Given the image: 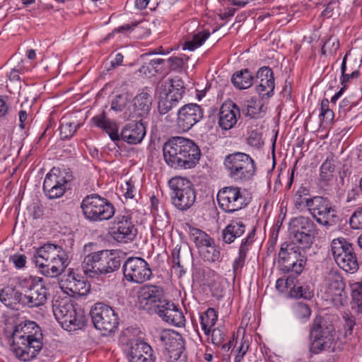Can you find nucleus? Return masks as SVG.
<instances>
[{
  "instance_id": "1",
  "label": "nucleus",
  "mask_w": 362,
  "mask_h": 362,
  "mask_svg": "<svg viewBox=\"0 0 362 362\" xmlns=\"http://www.w3.org/2000/svg\"><path fill=\"white\" fill-rule=\"evenodd\" d=\"M11 338L16 356L23 361L35 358L42 348L41 329L33 321H26L16 325Z\"/></svg>"
},
{
  "instance_id": "2",
  "label": "nucleus",
  "mask_w": 362,
  "mask_h": 362,
  "mask_svg": "<svg viewBox=\"0 0 362 362\" xmlns=\"http://www.w3.org/2000/svg\"><path fill=\"white\" fill-rule=\"evenodd\" d=\"M163 158L171 168L191 169L200 158L199 147L190 139L175 136L165 142L163 147Z\"/></svg>"
},
{
  "instance_id": "3",
  "label": "nucleus",
  "mask_w": 362,
  "mask_h": 362,
  "mask_svg": "<svg viewBox=\"0 0 362 362\" xmlns=\"http://www.w3.org/2000/svg\"><path fill=\"white\" fill-rule=\"evenodd\" d=\"M68 257L64 249L54 244H45L38 248L33 261L40 272L48 277L59 276L66 268Z\"/></svg>"
},
{
  "instance_id": "4",
  "label": "nucleus",
  "mask_w": 362,
  "mask_h": 362,
  "mask_svg": "<svg viewBox=\"0 0 362 362\" xmlns=\"http://www.w3.org/2000/svg\"><path fill=\"white\" fill-rule=\"evenodd\" d=\"M120 265V257L115 252L105 250L86 255L82 267L86 275L94 278L101 274L113 272L117 270Z\"/></svg>"
},
{
  "instance_id": "5",
  "label": "nucleus",
  "mask_w": 362,
  "mask_h": 362,
  "mask_svg": "<svg viewBox=\"0 0 362 362\" xmlns=\"http://www.w3.org/2000/svg\"><path fill=\"white\" fill-rule=\"evenodd\" d=\"M288 233L293 243L302 249H309L314 243L318 230L309 217L300 216L291 218L288 224Z\"/></svg>"
},
{
  "instance_id": "6",
  "label": "nucleus",
  "mask_w": 362,
  "mask_h": 362,
  "mask_svg": "<svg viewBox=\"0 0 362 362\" xmlns=\"http://www.w3.org/2000/svg\"><path fill=\"white\" fill-rule=\"evenodd\" d=\"M185 92L184 81L179 76L166 80L159 87L158 112L167 114L176 107Z\"/></svg>"
},
{
  "instance_id": "7",
  "label": "nucleus",
  "mask_w": 362,
  "mask_h": 362,
  "mask_svg": "<svg viewBox=\"0 0 362 362\" xmlns=\"http://www.w3.org/2000/svg\"><path fill=\"white\" fill-rule=\"evenodd\" d=\"M224 166L229 177L235 181H247L255 173L254 160L245 153L235 152L226 156Z\"/></svg>"
},
{
  "instance_id": "8",
  "label": "nucleus",
  "mask_w": 362,
  "mask_h": 362,
  "mask_svg": "<svg viewBox=\"0 0 362 362\" xmlns=\"http://www.w3.org/2000/svg\"><path fill=\"white\" fill-rule=\"evenodd\" d=\"M172 190L171 202L179 211H185L190 209L196 200V192L192 183L187 179L174 177L169 180Z\"/></svg>"
},
{
  "instance_id": "9",
  "label": "nucleus",
  "mask_w": 362,
  "mask_h": 362,
  "mask_svg": "<svg viewBox=\"0 0 362 362\" xmlns=\"http://www.w3.org/2000/svg\"><path fill=\"white\" fill-rule=\"evenodd\" d=\"M302 249L296 243H284L279 252V264L284 272L302 273L307 262V257Z\"/></svg>"
},
{
  "instance_id": "10",
  "label": "nucleus",
  "mask_w": 362,
  "mask_h": 362,
  "mask_svg": "<svg viewBox=\"0 0 362 362\" xmlns=\"http://www.w3.org/2000/svg\"><path fill=\"white\" fill-rule=\"evenodd\" d=\"M52 308L55 318L67 331L81 329L86 322L85 316L81 312L76 310L70 300H57Z\"/></svg>"
},
{
  "instance_id": "11",
  "label": "nucleus",
  "mask_w": 362,
  "mask_h": 362,
  "mask_svg": "<svg viewBox=\"0 0 362 362\" xmlns=\"http://www.w3.org/2000/svg\"><path fill=\"white\" fill-rule=\"evenodd\" d=\"M307 210L317 223L325 227L336 224L339 219L335 206L322 196L312 197V201L307 202Z\"/></svg>"
},
{
  "instance_id": "12",
  "label": "nucleus",
  "mask_w": 362,
  "mask_h": 362,
  "mask_svg": "<svg viewBox=\"0 0 362 362\" xmlns=\"http://www.w3.org/2000/svg\"><path fill=\"white\" fill-rule=\"evenodd\" d=\"M81 207L84 216L92 221L109 220L115 214L113 205L96 194L86 196L83 199Z\"/></svg>"
},
{
  "instance_id": "13",
  "label": "nucleus",
  "mask_w": 362,
  "mask_h": 362,
  "mask_svg": "<svg viewBox=\"0 0 362 362\" xmlns=\"http://www.w3.org/2000/svg\"><path fill=\"white\" fill-rule=\"evenodd\" d=\"M90 315L95 327L101 331L103 335L111 334L118 327L117 314L111 307L103 303H95L91 308Z\"/></svg>"
},
{
  "instance_id": "14",
  "label": "nucleus",
  "mask_w": 362,
  "mask_h": 362,
  "mask_svg": "<svg viewBox=\"0 0 362 362\" xmlns=\"http://www.w3.org/2000/svg\"><path fill=\"white\" fill-rule=\"evenodd\" d=\"M331 250L336 263L343 270L354 273L358 269V264L352 245L344 238L333 240Z\"/></svg>"
},
{
  "instance_id": "15",
  "label": "nucleus",
  "mask_w": 362,
  "mask_h": 362,
  "mask_svg": "<svg viewBox=\"0 0 362 362\" xmlns=\"http://www.w3.org/2000/svg\"><path fill=\"white\" fill-rule=\"evenodd\" d=\"M72 178L70 173L53 168L47 174L43 182V190L46 196L51 199L61 197L69 188Z\"/></svg>"
},
{
  "instance_id": "16",
  "label": "nucleus",
  "mask_w": 362,
  "mask_h": 362,
  "mask_svg": "<svg viewBox=\"0 0 362 362\" xmlns=\"http://www.w3.org/2000/svg\"><path fill=\"white\" fill-rule=\"evenodd\" d=\"M332 332V327L327 326L322 317H316L313 321L310 333V337L313 339L311 351L317 354L329 348L334 341Z\"/></svg>"
},
{
  "instance_id": "17",
  "label": "nucleus",
  "mask_w": 362,
  "mask_h": 362,
  "mask_svg": "<svg viewBox=\"0 0 362 362\" xmlns=\"http://www.w3.org/2000/svg\"><path fill=\"white\" fill-rule=\"evenodd\" d=\"M22 287L21 303L29 308H37L44 305L47 299V288L42 280L35 281L28 279L21 284Z\"/></svg>"
},
{
  "instance_id": "18",
  "label": "nucleus",
  "mask_w": 362,
  "mask_h": 362,
  "mask_svg": "<svg viewBox=\"0 0 362 362\" xmlns=\"http://www.w3.org/2000/svg\"><path fill=\"white\" fill-rule=\"evenodd\" d=\"M124 276L129 282L142 284L152 276L149 264L141 257H129L122 267Z\"/></svg>"
},
{
  "instance_id": "19",
  "label": "nucleus",
  "mask_w": 362,
  "mask_h": 362,
  "mask_svg": "<svg viewBox=\"0 0 362 362\" xmlns=\"http://www.w3.org/2000/svg\"><path fill=\"white\" fill-rule=\"evenodd\" d=\"M325 294L334 306L340 308L346 303L347 296L342 276L337 271L331 270L326 276Z\"/></svg>"
},
{
  "instance_id": "20",
  "label": "nucleus",
  "mask_w": 362,
  "mask_h": 362,
  "mask_svg": "<svg viewBox=\"0 0 362 362\" xmlns=\"http://www.w3.org/2000/svg\"><path fill=\"white\" fill-rule=\"evenodd\" d=\"M217 201L220 209L226 213H233L246 205L245 198L237 187H226L220 189L217 194Z\"/></svg>"
},
{
  "instance_id": "21",
  "label": "nucleus",
  "mask_w": 362,
  "mask_h": 362,
  "mask_svg": "<svg viewBox=\"0 0 362 362\" xmlns=\"http://www.w3.org/2000/svg\"><path fill=\"white\" fill-rule=\"evenodd\" d=\"M203 110L196 103H189L180 107L177 114V125L183 132H187L203 118Z\"/></svg>"
},
{
  "instance_id": "22",
  "label": "nucleus",
  "mask_w": 362,
  "mask_h": 362,
  "mask_svg": "<svg viewBox=\"0 0 362 362\" xmlns=\"http://www.w3.org/2000/svg\"><path fill=\"white\" fill-rule=\"evenodd\" d=\"M137 234V229L129 216H117L112 228V235L119 243H127L133 241Z\"/></svg>"
},
{
  "instance_id": "23",
  "label": "nucleus",
  "mask_w": 362,
  "mask_h": 362,
  "mask_svg": "<svg viewBox=\"0 0 362 362\" xmlns=\"http://www.w3.org/2000/svg\"><path fill=\"white\" fill-rule=\"evenodd\" d=\"M60 287L69 296H86L90 289V285L71 269L60 281Z\"/></svg>"
},
{
  "instance_id": "24",
  "label": "nucleus",
  "mask_w": 362,
  "mask_h": 362,
  "mask_svg": "<svg viewBox=\"0 0 362 362\" xmlns=\"http://www.w3.org/2000/svg\"><path fill=\"white\" fill-rule=\"evenodd\" d=\"M164 293L161 287L155 285H145L138 293L139 308L149 314H153L156 305L159 303Z\"/></svg>"
},
{
  "instance_id": "25",
  "label": "nucleus",
  "mask_w": 362,
  "mask_h": 362,
  "mask_svg": "<svg viewBox=\"0 0 362 362\" xmlns=\"http://www.w3.org/2000/svg\"><path fill=\"white\" fill-rule=\"evenodd\" d=\"M256 91L262 96L270 97L274 89V77L272 70L268 66L261 67L256 74L255 80Z\"/></svg>"
},
{
  "instance_id": "26",
  "label": "nucleus",
  "mask_w": 362,
  "mask_h": 362,
  "mask_svg": "<svg viewBox=\"0 0 362 362\" xmlns=\"http://www.w3.org/2000/svg\"><path fill=\"white\" fill-rule=\"evenodd\" d=\"M240 115V110L234 103L230 100L224 102L219 112L220 127L224 130L230 129L237 123Z\"/></svg>"
},
{
  "instance_id": "27",
  "label": "nucleus",
  "mask_w": 362,
  "mask_h": 362,
  "mask_svg": "<svg viewBox=\"0 0 362 362\" xmlns=\"http://www.w3.org/2000/svg\"><path fill=\"white\" fill-rule=\"evenodd\" d=\"M151 347L144 341H135L131 344L127 352L129 362H153Z\"/></svg>"
},
{
  "instance_id": "28",
  "label": "nucleus",
  "mask_w": 362,
  "mask_h": 362,
  "mask_svg": "<svg viewBox=\"0 0 362 362\" xmlns=\"http://www.w3.org/2000/svg\"><path fill=\"white\" fill-rule=\"evenodd\" d=\"M152 97L146 91L143 90L137 94L133 99L134 112L129 115L128 118H142L146 117L148 115L151 105Z\"/></svg>"
},
{
  "instance_id": "29",
  "label": "nucleus",
  "mask_w": 362,
  "mask_h": 362,
  "mask_svg": "<svg viewBox=\"0 0 362 362\" xmlns=\"http://www.w3.org/2000/svg\"><path fill=\"white\" fill-rule=\"evenodd\" d=\"M145 134V127L140 120L127 124L121 132V137L129 144H136L142 141Z\"/></svg>"
},
{
  "instance_id": "30",
  "label": "nucleus",
  "mask_w": 362,
  "mask_h": 362,
  "mask_svg": "<svg viewBox=\"0 0 362 362\" xmlns=\"http://www.w3.org/2000/svg\"><path fill=\"white\" fill-rule=\"evenodd\" d=\"M159 338L164 343L168 354L177 351L179 352L185 349V341L177 332H163Z\"/></svg>"
},
{
  "instance_id": "31",
  "label": "nucleus",
  "mask_w": 362,
  "mask_h": 362,
  "mask_svg": "<svg viewBox=\"0 0 362 362\" xmlns=\"http://www.w3.org/2000/svg\"><path fill=\"white\" fill-rule=\"evenodd\" d=\"M245 226L241 221H232L222 230L221 238L224 243L230 244L234 240L243 235L245 233Z\"/></svg>"
},
{
  "instance_id": "32",
  "label": "nucleus",
  "mask_w": 362,
  "mask_h": 362,
  "mask_svg": "<svg viewBox=\"0 0 362 362\" xmlns=\"http://www.w3.org/2000/svg\"><path fill=\"white\" fill-rule=\"evenodd\" d=\"M231 81L239 89H246L252 85L254 78L249 70L245 69L235 73L232 76Z\"/></svg>"
},
{
  "instance_id": "33",
  "label": "nucleus",
  "mask_w": 362,
  "mask_h": 362,
  "mask_svg": "<svg viewBox=\"0 0 362 362\" xmlns=\"http://www.w3.org/2000/svg\"><path fill=\"white\" fill-rule=\"evenodd\" d=\"M217 319L218 315L216 310L212 308H208L200 315L202 329L206 335H209L211 328L215 325Z\"/></svg>"
},
{
  "instance_id": "34",
  "label": "nucleus",
  "mask_w": 362,
  "mask_h": 362,
  "mask_svg": "<svg viewBox=\"0 0 362 362\" xmlns=\"http://www.w3.org/2000/svg\"><path fill=\"white\" fill-rule=\"evenodd\" d=\"M189 238L198 247L210 246L213 243V239L207 233L194 227L189 228Z\"/></svg>"
},
{
  "instance_id": "35",
  "label": "nucleus",
  "mask_w": 362,
  "mask_h": 362,
  "mask_svg": "<svg viewBox=\"0 0 362 362\" xmlns=\"http://www.w3.org/2000/svg\"><path fill=\"white\" fill-rule=\"evenodd\" d=\"M166 313L162 317L164 321L179 327L185 326V317L182 311L177 305H175V308L167 309Z\"/></svg>"
},
{
  "instance_id": "36",
  "label": "nucleus",
  "mask_w": 362,
  "mask_h": 362,
  "mask_svg": "<svg viewBox=\"0 0 362 362\" xmlns=\"http://www.w3.org/2000/svg\"><path fill=\"white\" fill-rule=\"evenodd\" d=\"M21 292L10 287L4 288L0 291V300L6 305L13 303H21Z\"/></svg>"
},
{
  "instance_id": "37",
  "label": "nucleus",
  "mask_w": 362,
  "mask_h": 362,
  "mask_svg": "<svg viewBox=\"0 0 362 362\" xmlns=\"http://www.w3.org/2000/svg\"><path fill=\"white\" fill-rule=\"evenodd\" d=\"M352 308L358 313H362V282H355L351 284Z\"/></svg>"
},
{
  "instance_id": "38",
  "label": "nucleus",
  "mask_w": 362,
  "mask_h": 362,
  "mask_svg": "<svg viewBox=\"0 0 362 362\" xmlns=\"http://www.w3.org/2000/svg\"><path fill=\"white\" fill-rule=\"evenodd\" d=\"M210 35L209 31L199 32L193 35L192 39L187 40L184 44V49L193 51L200 47Z\"/></svg>"
},
{
  "instance_id": "39",
  "label": "nucleus",
  "mask_w": 362,
  "mask_h": 362,
  "mask_svg": "<svg viewBox=\"0 0 362 362\" xmlns=\"http://www.w3.org/2000/svg\"><path fill=\"white\" fill-rule=\"evenodd\" d=\"M312 201L309 197V190L305 187H300L295 194V206L297 209H307V202Z\"/></svg>"
},
{
  "instance_id": "40",
  "label": "nucleus",
  "mask_w": 362,
  "mask_h": 362,
  "mask_svg": "<svg viewBox=\"0 0 362 362\" xmlns=\"http://www.w3.org/2000/svg\"><path fill=\"white\" fill-rule=\"evenodd\" d=\"M78 125L75 122L68 121L64 119L61 122L59 132L60 136L62 139H68L71 138L76 132Z\"/></svg>"
},
{
  "instance_id": "41",
  "label": "nucleus",
  "mask_w": 362,
  "mask_h": 362,
  "mask_svg": "<svg viewBox=\"0 0 362 362\" xmlns=\"http://www.w3.org/2000/svg\"><path fill=\"white\" fill-rule=\"evenodd\" d=\"M335 170L334 160L332 158H327L320 168V179L323 181H329L332 178V173Z\"/></svg>"
},
{
  "instance_id": "42",
  "label": "nucleus",
  "mask_w": 362,
  "mask_h": 362,
  "mask_svg": "<svg viewBox=\"0 0 362 362\" xmlns=\"http://www.w3.org/2000/svg\"><path fill=\"white\" fill-rule=\"evenodd\" d=\"M293 312L295 317L300 320H308L311 314L309 306L302 302H298L293 305Z\"/></svg>"
},
{
  "instance_id": "43",
  "label": "nucleus",
  "mask_w": 362,
  "mask_h": 362,
  "mask_svg": "<svg viewBox=\"0 0 362 362\" xmlns=\"http://www.w3.org/2000/svg\"><path fill=\"white\" fill-rule=\"evenodd\" d=\"M263 104L261 101L251 99L247 101L246 115L251 118L257 117L262 112Z\"/></svg>"
},
{
  "instance_id": "44",
  "label": "nucleus",
  "mask_w": 362,
  "mask_h": 362,
  "mask_svg": "<svg viewBox=\"0 0 362 362\" xmlns=\"http://www.w3.org/2000/svg\"><path fill=\"white\" fill-rule=\"evenodd\" d=\"M339 47V42L337 37H330L323 45L321 49L322 54L325 56L336 54Z\"/></svg>"
},
{
  "instance_id": "45",
  "label": "nucleus",
  "mask_w": 362,
  "mask_h": 362,
  "mask_svg": "<svg viewBox=\"0 0 362 362\" xmlns=\"http://www.w3.org/2000/svg\"><path fill=\"white\" fill-rule=\"evenodd\" d=\"M129 100L130 97L127 93L117 95L112 100L111 109L116 112H121Z\"/></svg>"
},
{
  "instance_id": "46",
  "label": "nucleus",
  "mask_w": 362,
  "mask_h": 362,
  "mask_svg": "<svg viewBox=\"0 0 362 362\" xmlns=\"http://www.w3.org/2000/svg\"><path fill=\"white\" fill-rule=\"evenodd\" d=\"M175 308V305L165 298L164 296L160 299L159 303H158L155 306V310H153V313L157 314L160 317H163L165 316L166 313L167 309H173Z\"/></svg>"
},
{
  "instance_id": "47",
  "label": "nucleus",
  "mask_w": 362,
  "mask_h": 362,
  "mask_svg": "<svg viewBox=\"0 0 362 362\" xmlns=\"http://www.w3.org/2000/svg\"><path fill=\"white\" fill-rule=\"evenodd\" d=\"M103 129L108 134L110 139L112 141H117L119 140V135L117 133V127L116 123L111 122L110 120H107V122L105 123L104 127H103Z\"/></svg>"
},
{
  "instance_id": "48",
  "label": "nucleus",
  "mask_w": 362,
  "mask_h": 362,
  "mask_svg": "<svg viewBox=\"0 0 362 362\" xmlns=\"http://www.w3.org/2000/svg\"><path fill=\"white\" fill-rule=\"evenodd\" d=\"M349 224L354 229L362 228V207L358 209L351 216Z\"/></svg>"
},
{
  "instance_id": "49",
  "label": "nucleus",
  "mask_w": 362,
  "mask_h": 362,
  "mask_svg": "<svg viewBox=\"0 0 362 362\" xmlns=\"http://www.w3.org/2000/svg\"><path fill=\"white\" fill-rule=\"evenodd\" d=\"M247 252V250L240 247L238 257L235 259L233 263V271L235 273H237L245 265Z\"/></svg>"
},
{
  "instance_id": "50",
  "label": "nucleus",
  "mask_w": 362,
  "mask_h": 362,
  "mask_svg": "<svg viewBox=\"0 0 362 362\" xmlns=\"http://www.w3.org/2000/svg\"><path fill=\"white\" fill-rule=\"evenodd\" d=\"M205 247L206 251L204 257L208 261L215 262L219 259L220 252L215 247L214 243L210 246H206Z\"/></svg>"
},
{
  "instance_id": "51",
  "label": "nucleus",
  "mask_w": 362,
  "mask_h": 362,
  "mask_svg": "<svg viewBox=\"0 0 362 362\" xmlns=\"http://www.w3.org/2000/svg\"><path fill=\"white\" fill-rule=\"evenodd\" d=\"M168 362H187V356L185 350H180L178 352L174 351L168 354Z\"/></svg>"
},
{
  "instance_id": "52",
  "label": "nucleus",
  "mask_w": 362,
  "mask_h": 362,
  "mask_svg": "<svg viewBox=\"0 0 362 362\" xmlns=\"http://www.w3.org/2000/svg\"><path fill=\"white\" fill-rule=\"evenodd\" d=\"M168 63L170 69L177 70L184 65V60L182 57H173L168 59Z\"/></svg>"
},
{
  "instance_id": "53",
  "label": "nucleus",
  "mask_w": 362,
  "mask_h": 362,
  "mask_svg": "<svg viewBox=\"0 0 362 362\" xmlns=\"http://www.w3.org/2000/svg\"><path fill=\"white\" fill-rule=\"evenodd\" d=\"M158 71L159 69H156L150 62L145 63L139 69L141 73L145 74L148 77L154 76Z\"/></svg>"
},
{
  "instance_id": "54",
  "label": "nucleus",
  "mask_w": 362,
  "mask_h": 362,
  "mask_svg": "<svg viewBox=\"0 0 362 362\" xmlns=\"http://www.w3.org/2000/svg\"><path fill=\"white\" fill-rule=\"evenodd\" d=\"M211 332V341L213 344L219 345L224 339V334L219 329H214Z\"/></svg>"
},
{
  "instance_id": "55",
  "label": "nucleus",
  "mask_w": 362,
  "mask_h": 362,
  "mask_svg": "<svg viewBox=\"0 0 362 362\" xmlns=\"http://www.w3.org/2000/svg\"><path fill=\"white\" fill-rule=\"evenodd\" d=\"M172 259H173V264L174 268H179L180 269V272L184 273L183 270V266L181 264V262L180 260V250H173L172 252Z\"/></svg>"
},
{
  "instance_id": "56",
  "label": "nucleus",
  "mask_w": 362,
  "mask_h": 362,
  "mask_svg": "<svg viewBox=\"0 0 362 362\" xmlns=\"http://www.w3.org/2000/svg\"><path fill=\"white\" fill-rule=\"evenodd\" d=\"M290 286L291 283L289 278H287L286 279L280 278L277 279L276 282V288L281 292L284 291L285 288H288Z\"/></svg>"
},
{
  "instance_id": "57",
  "label": "nucleus",
  "mask_w": 362,
  "mask_h": 362,
  "mask_svg": "<svg viewBox=\"0 0 362 362\" xmlns=\"http://www.w3.org/2000/svg\"><path fill=\"white\" fill-rule=\"evenodd\" d=\"M291 295L296 298H305L310 296V294L307 295L305 289L303 286L296 287V286H294L293 288V290L291 291Z\"/></svg>"
},
{
  "instance_id": "58",
  "label": "nucleus",
  "mask_w": 362,
  "mask_h": 362,
  "mask_svg": "<svg viewBox=\"0 0 362 362\" xmlns=\"http://www.w3.org/2000/svg\"><path fill=\"white\" fill-rule=\"evenodd\" d=\"M255 234V229H253L250 234L247 235L246 238H245L240 246V247H243L244 249L248 250V247L252 245L254 237Z\"/></svg>"
},
{
  "instance_id": "59",
  "label": "nucleus",
  "mask_w": 362,
  "mask_h": 362,
  "mask_svg": "<svg viewBox=\"0 0 362 362\" xmlns=\"http://www.w3.org/2000/svg\"><path fill=\"white\" fill-rule=\"evenodd\" d=\"M11 259L16 267L22 268L25 264L26 257L24 255H13Z\"/></svg>"
},
{
  "instance_id": "60",
  "label": "nucleus",
  "mask_w": 362,
  "mask_h": 362,
  "mask_svg": "<svg viewBox=\"0 0 362 362\" xmlns=\"http://www.w3.org/2000/svg\"><path fill=\"white\" fill-rule=\"evenodd\" d=\"M93 122L96 127H98L100 128H102L104 127L105 123L107 122L108 119H106L105 114H102L99 116H96L93 117L92 119Z\"/></svg>"
},
{
  "instance_id": "61",
  "label": "nucleus",
  "mask_w": 362,
  "mask_h": 362,
  "mask_svg": "<svg viewBox=\"0 0 362 362\" xmlns=\"http://www.w3.org/2000/svg\"><path fill=\"white\" fill-rule=\"evenodd\" d=\"M22 72L16 69H13L11 71L8 75L9 81L10 82H16L17 85L20 86V76L19 74H21Z\"/></svg>"
},
{
  "instance_id": "62",
  "label": "nucleus",
  "mask_w": 362,
  "mask_h": 362,
  "mask_svg": "<svg viewBox=\"0 0 362 362\" xmlns=\"http://www.w3.org/2000/svg\"><path fill=\"white\" fill-rule=\"evenodd\" d=\"M126 187H127V188H126L127 191L124 193V197L126 198L133 199L136 192V188L134 187V186L133 185L131 184L130 182H126Z\"/></svg>"
},
{
  "instance_id": "63",
  "label": "nucleus",
  "mask_w": 362,
  "mask_h": 362,
  "mask_svg": "<svg viewBox=\"0 0 362 362\" xmlns=\"http://www.w3.org/2000/svg\"><path fill=\"white\" fill-rule=\"evenodd\" d=\"M137 24H125L123 25H121L117 28H115L113 31V33H125L129 30H132Z\"/></svg>"
},
{
  "instance_id": "64",
  "label": "nucleus",
  "mask_w": 362,
  "mask_h": 362,
  "mask_svg": "<svg viewBox=\"0 0 362 362\" xmlns=\"http://www.w3.org/2000/svg\"><path fill=\"white\" fill-rule=\"evenodd\" d=\"M359 76V71L357 69H354L351 71V74H347L344 75V78L341 81V83H344L348 82L350 79L356 78Z\"/></svg>"
}]
</instances>
